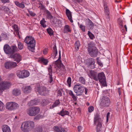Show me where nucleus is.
Here are the masks:
<instances>
[{
    "label": "nucleus",
    "instance_id": "nucleus-1",
    "mask_svg": "<svg viewBox=\"0 0 132 132\" xmlns=\"http://www.w3.org/2000/svg\"><path fill=\"white\" fill-rule=\"evenodd\" d=\"M92 78L96 81L98 80L100 82L103 86H105L106 84L105 76L103 72L99 73L97 76L96 72L91 70V78Z\"/></svg>",
    "mask_w": 132,
    "mask_h": 132
},
{
    "label": "nucleus",
    "instance_id": "nucleus-2",
    "mask_svg": "<svg viewBox=\"0 0 132 132\" xmlns=\"http://www.w3.org/2000/svg\"><path fill=\"white\" fill-rule=\"evenodd\" d=\"M24 42L28 44V49L34 52L35 46L36 41L33 37L30 36H27L25 38Z\"/></svg>",
    "mask_w": 132,
    "mask_h": 132
},
{
    "label": "nucleus",
    "instance_id": "nucleus-3",
    "mask_svg": "<svg viewBox=\"0 0 132 132\" xmlns=\"http://www.w3.org/2000/svg\"><path fill=\"white\" fill-rule=\"evenodd\" d=\"M3 49L5 53L9 56V57L12 54L19 51V50L16 46H12L11 47L7 44H6L4 45Z\"/></svg>",
    "mask_w": 132,
    "mask_h": 132
},
{
    "label": "nucleus",
    "instance_id": "nucleus-4",
    "mask_svg": "<svg viewBox=\"0 0 132 132\" xmlns=\"http://www.w3.org/2000/svg\"><path fill=\"white\" fill-rule=\"evenodd\" d=\"M35 126L34 122L30 121L23 122L22 124L21 128L22 130L24 132H27L31 130Z\"/></svg>",
    "mask_w": 132,
    "mask_h": 132
},
{
    "label": "nucleus",
    "instance_id": "nucleus-5",
    "mask_svg": "<svg viewBox=\"0 0 132 132\" xmlns=\"http://www.w3.org/2000/svg\"><path fill=\"white\" fill-rule=\"evenodd\" d=\"M40 109L38 106L31 107L26 110L27 114L31 116H35L40 112Z\"/></svg>",
    "mask_w": 132,
    "mask_h": 132
},
{
    "label": "nucleus",
    "instance_id": "nucleus-6",
    "mask_svg": "<svg viewBox=\"0 0 132 132\" xmlns=\"http://www.w3.org/2000/svg\"><path fill=\"white\" fill-rule=\"evenodd\" d=\"M94 122L95 124L96 125L97 132H102L101 131L102 126L101 118L97 115L95 116L94 117Z\"/></svg>",
    "mask_w": 132,
    "mask_h": 132
},
{
    "label": "nucleus",
    "instance_id": "nucleus-7",
    "mask_svg": "<svg viewBox=\"0 0 132 132\" xmlns=\"http://www.w3.org/2000/svg\"><path fill=\"white\" fill-rule=\"evenodd\" d=\"M73 89L77 96L81 95L84 90V87L81 86L80 84H76L74 87Z\"/></svg>",
    "mask_w": 132,
    "mask_h": 132
},
{
    "label": "nucleus",
    "instance_id": "nucleus-8",
    "mask_svg": "<svg viewBox=\"0 0 132 132\" xmlns=\"http://www.w3.org/2000/svg\"><path fill=\"white\" fill-rule=\"evenodd\" d=\"M111 101L109 98L106 96H103L102 98L100 105L102 108L108 107L110 104Z\"/></svg>",
    "mask_w": 132,
    "mask_h": 132
},
{
    "label": "nucleus",
    "instance_id": "nucleus-9",
    "mask_svg": "<svg viewBox=\"0 0 132 132\" xmlns=\"http://www.w3.org/2000/svg\"><path fill=\"white\" fill-rule=\"evenodd\" d=\"M19 106L18 104L13 102H7L6 104V108L9 110H12L16 109Z\"/></svg>",
    "mask_w": 132,
    "mask_h": 132
},
{
    "label": "nucleus",
    "instance_id": "nucleus-10",
    "mask_svg": "<svg viewBox=\"0 0 132 132\" xmlns=\"http://www.w3.org/2000/svg\"><path fill=\"white\" fill-rule=\"evenodd\" d=\"M37 91L39 94L42 96H45L47 94L46 88L45 87L40 86V85L37 86Z\"/></svg>",
    "mask_w": 132,
    "mask_h": 132
},
{
    "label": "nucleus",
    "instance_id": "nucleus-11",
    "mask_svg": "<svg viewBox=\"0 0 132 132\" xmlns=\"http://www.w3.org/2000/svg\"><path fill=\"white\" fill-rule=\"evenodd\" d=\"M60 51H59V57L58 59L55 61V64L58 68L61 69L62 70H65V67L63 64L62 63L61 59Z\"/></svg>",
    "mask_w": 132,
    "mask_h": 132
},
{
    "label": "nucleus",
    "instance_id": "nucleus-12",
    "mask_svg": "<svg viewBox=\"0 0 132 132\" xmlns=\"http://www.w3.org/2000/svg\"><path fill=\"white\" fill-rule=\"evenodd\" d=\"M95 43L91 42V57H95L97 56L98 50L95 47Z\"/></svg>",
    "mask_w": 132,
    "mask_h": 132
},
{
    "label": "nucleus",
    "instance_id": "nucleus-13",
    "mask_svg": "<svg viewBox=\"0 0 132 132\" xmlns=\"http://www.w3.org/2000/svg\"><path fill=\"white\" fill-rule=\"evenodd\" d=\"M10 58L14 59V61H16L18 63L21 60V57L20 54L18 53H14L10 56Z\"/></svg>",
    "mask_w": 132,
    "mask_h": 132
},
{
    "label": "nucleus",
    "instance_id": "nucleus-14",
    "mask_svg": "<svg viewBox=\"0 0 132 132\" xmlns=\"http://www.w3.org/2000/svg\"><path fill=\"white\" fill-rule=\"evenodd\" d=\"M104 13L105 14V17L107 19H110V10L108 6L106 3H104Z\"/></svg>",
    "mask_w": 132,
    "mask_h": 132
},
{
    "label": "nucleus",
    "instance_id": "nucleus-15",
    "mask_svg": "<svg viewBox=\"0 0 132 132\" xmlns=\"http://www.w3.org/2000/svg\"><path fill=\"white\" fill-rule=\"evenodd\" d=\"M1 87L3 89H3H5L9 88L11 85V83L7 81H3L1 83Z\"/></svg>",
    "mask_w": 132,
    "mask_h": 132
},
{
    "label": "nucleus",
    "instance_id": "nucleus-16",
    "mask_svg": "<svg viewBox=\"0 0 132 132\" xmlns=\"http://www.w3.org/2000/svg\"><path fill=\"white\" fill-rule=\"evenodd\" d=\"M86 61L87 62L86 63V65L87 67V70L88 71H89V73L88 74V75L91 78V61L90 59H88L86 60Z\"/></svg>",
    "mask_w": 132,
    "mask_h": 132
},
{
    "label": "nucleus",
    "instance_id": "nucleus-17",
    "mask_svg": "<svg viewBox=\"0 0 132 132\" xmlns=\"http://www.w3.org/2000/svg\"><path fill=\"white\" fill-rule=\"evenodd\" d=\"M65 13L70 22L71 23L73 22V21L72 19V15L71 11L69 9H66L65 10Z\"/></svg>",
    "mask_w": 132,
    "mask_h": 132
},
{
    "label": "nucleus",
    "instance_id": "nucleus-18",
    "mask_svg": "<svg viewBox=\"0 0 132 132\" xmlns=\"http://www.w3.org/2000/svg\"><path fill=\"white\" fill-rule=\"evenodd\" d=\"M55 26L57 27H61L62 26L61 22L60 20L55 18L52 21Z\"/></svg>",
    "mask_w": 132,
    "mask_h": 132
},
{
    "label": "nucleus",
    "instance_id": "nucleus-19",
    "mask_svg": "<svg viewBox=\"0 0 132 132\" xmlns=\"http://www.w3.org/2000/svg\"><path fill=\"white\" fill-rule=\"evenodd\" d=\"M69 114L68 111L64 110L63 109H62L60 112L57 113V114L63 117L66 115H69Z\"/></svg>",
    "mask_w": 132,
    "mask_h": 132
},
{
    "label": "nucleus",
    "instance_id": "nucleus-20",
    "mask_svg": "<svg viewBox=\"0 0 132 132\" xmlns=\"http://www.w3.org/2000/svg\"><path fill=\"white\" fill-rule=\"evenodd\" d=\"M54 129L57 132H67L64 129L61 127H59L58 126L54 127Z\"/></svg>",
    "mask_w": 132,
    "mask_h": 132
},
{
    "label": "nucleus",
    "instance_id": "nucleus-21",
    "mask_svg": "<svg viewBox=\"0 0 132 132\" xmlns=\"http://www.w3.org/2000/svg\"><path fill=\"white\" fill-rule=\"evenodd\" d=\"M2 130L3 132H11L10 127L7 125H5L3 126Z\"/></svg>",
    "mask_w": 132,
    "mask_h": 132
},
{
    "label": "nucleus",
    "instance_id": "nucleus-22",
    "mask_svg": "<svg viewBox=\"0 0 132 132\" xmlns=\"http://www.w3.org/2000/svg\"><path fill=\"white\" fill-rule=\"evenodd\" d=\"M21 91L19 89H14L12 91L13 94L15 96L19 95L21 94Z\"/></svg>",
    "mask_w": 132,
    "mask_h": 132
},
{
    "label": "nucleus",
    "instance_id": "nucleus-23",
    "mask_svg": "<svg viewBox=\"0 0 132 132\" xmlns=\"http://www.w3.org/2000/svg\"><path fill=\"white\" fill-rule=\"evenodd\" d=\"M31 88L30 86H26L23 89V91L24 93L30 92L31 91Z\"/></svg>",
    "mask_w": 132,
    "mask_h": 132
},
{
    "label": "nucleus",
    "instance_id": "nucleus-24",
    "mask_svg": "<svg viewBox=\"0 0 132 132\" xmlns=\"http://www.w3.org/2000/svg\"><path fill=\"white\" fill-rule=\"evenodd\" d=\"M42 131L43 128L40 126L36 127L33 130V132H42Z\"/></svg>",
    "mask_w": 132,
    "mask_h": 132
},
{
    "label": "nucleus",
    "instance_id": "nucleus-25",
    "mask_svg": "<svg viewBox=\"0 0 132 132\" xmlns=\"http://www.w3.org/2000/svg\"><path fill=\"white\" fill-rule=\"evenodd\" d=\"M69 95L72 97L73 100L75 101H76L77 100V97L76 96L73 94V92L71 90L68 91Z\"/></svg>",
    "mask_w": 132,
    "mask_h": 132
},
{
    "label": "nucleus",
    "instance_id": "nucleus-26",
    "mask_svg": "<svg viewBox=\"0 0 132 132\" xmlns=\"http://www.w3.org/2000/svg\"><path fill=\"white\" fill-rule=\"evenodd\" d=\"M22 74H23V78L28 77L29 75V72L27 70H24L22 71Z\"/></svg>",
    "mask_w": 132,
    "mask_h": 132
},
{
    "label": "nucleus",
    "instance_id": "nucleus-27",
    "mask_svg": "<svg viewBox=\"0 0 132 132\" xmlns=\"http://www.w3.org/2000/svg\"><path fill=\"white\" fill-rule=\"evenodd\" d=\"M70 31V29L69 26L68 25H66L64 27V32L65 33H67L68 32Z\"/></svg>",
    "mask_w": 132,
    "mask_h": 132
},
{
    "label": "nucleus",
    "instance_id": "nucleus-28",
    "mask_svg": "<svg viewBox=\"0 0 132 132\" xmlns=\"http://www.w3.org/2000/svg\"><path fill=\"white\" fill-rule=\"evenodd\" d=\"M22 71L20 70H18L16 72V74L20 78H23V74H22Z\"/></svg>",
    "mask_w": 132,
    "mask_h": 132
},
{
    "label": "nucleus",
    "instance_id": "nucleus-29",
    "mask_svg": "<svg viewBox=\"0 0 132 132\" xmlns=\"http://www.w3.org/2000/svg\"><path fill=\"white\" fill-rule=\"evenodd\" d=\"M39 59L41 62L45 65H47L48 62L47 59H45L43 57L40 58Z\"/></svg>",
    "mask_w": 132,
    "mask_h": 132
},
{
    "label": "nucleus",
    "instance_id": "nucleus-30",
    "mask_svg": "<svg viewBox=\"0 0 132 132\" xmlns=\"http://www.w3.org/2000/svg\"><path fill=\"white\" fill-rule=\"evenodd\" d=\"M46 30L48 34L50 36L53 35V31L51 28H49L47 29Z\"/></svg>",
    "mask_w": 132,
    "mask_h": 132
},
{
    "label": "nucleus",
    "instance_id": "nucleus-31",
    "mask_svg": "<svg viewBox=\"0 0 132 132\" xmlns=\"http://www.w3.org/2000/svg\"><path fill=\"white\" fill-rule=\"evenodd\" d=\"M37 101L36 100H32L30 101V102L29 103V105L33 106L37 104Z\"/></svg>",
    "mask_w": 132,
    "mask_h": 132
},
{
    "label": "nucleus",
    "instance_id": "nucleus-32",
    "mask_svg": "<svg viewBox=\"0 0 132 132\" xmlns=\"http://www.w3.org/2000/svg\"><path fill=\"white\" fill-rule=\"evenodd\" d=\"M15 3L16 5L17 6L23 8L24 7V5L23 4L20 3L18 2H15Z\"/></svg>",
    "mask_w": 132,
    "mask_h": 132
},
{
    "label": "nucleus",
    "instance_id": "nucleus-33",
    "mask_svg": "<svg viewBox=\"0 0 132 132\" xmlns=\"http://www.w3.org/2000/svg\"><path fill=\"white\" fill-rule=\"evenodd\" d=\"M60 103V100H56L54 104L52 106L53 108H54L57 106L59 105Z\"/></svg>",
    "mask_w": 132,
    "mask_h": 132
},
{
    "label": "nucleus",
    "instance_id": "nucleus-34",
    "mask_svg": "<svg viewBox=\"0 0 132 132\" xmlns=\"http://www.w3.org/2000/svg\"><path fill=\"white\" fill-rule=\"evenodd\" d=\"M5 68L7 69H10L11 68L10 62H9L6 63H5Z\"/></svg>",
    "mask_w": 132,
    "mask_h": 132
},
{
    "label": "nucleus",
    "instance_id": "nucleus-35",
    "mask_svg": "<svg viewBox=\"0 0 132 132\" xmlns=\"http://www.w3.org/2000/svg\"><path fill=\"white\" fill-rule=\"evenodd\" d=\"M46 22V21H45L44 18L43 19L40 21V24L44 28H45L46 26V25H45L44 24Z\"/></svg>",
    "mask_w": 132,
    "mask_h": 132
},
{
    "label": "nucleus",
    "instance_id": "nucleus-36",
    "mask_svg": "<svg viewBox=\"0 0 132 132\" xmlns=\"http://www.w3.org/2000/svg\"><path fill=\"white\" fill-rule=\"evenodd\" d=\"M53 52H54V58H55L57 54V51L56 45L55 44L53 48Z\"/></svg>",
    "mask_w": 132,
    "mask_h": 132
},
{
    "label": "nucleus",
    "instance_id": "nucleus-37",
    "mask_svg": "<svg viewBox=\"0 0 132 132\" xmlns=\"http://www.w3.org/2000/svg\"><path fill=\"white\" fill-rule=\"evenodd\" d=\"M80 45V44L79 42L77 41L75 44V48L76 50H78L79 49Z\"/></svg>",
    "mask_w": 132,
    "mask_h": 132
},
{
    "label": "nucleus",
    "instance_id": "nucleus-38",
    "mask_svg": "<svg viewBox=\"0 0 132 132\" xmlns=\"http://www.w3.org/2000/svg\"><path fill=\"white\" fill-rule=\"evenodd\" d=\"M87 48L88 50V53L90 55L91 54V42L88 43L87 46Z\"/></svg>",
    "mask_w": 132,
    "mask_h": 132
},
{
    "label": "nucleus",
    "instance_id": "nucleus-39",
    "mask_svg": "<svg viewBox=\"0 0 132 132\" xmlns=\"http://www.w3.org/2000/svg\"><path fill=\"white\" fill-rule=\"evenodd\" d=\"M118 22L120 26V27L121 28L123 26V21L120 18H119L118 20Z\"/></svg>",
    "mask_w": 132,
    "mask_h": 132
},
{
    "label": "nucleus",
    "instance_id": "nucleus-40",
    "mask_svg": "<svg viewBox=\"0 0 132 132\" xmlns=\"http://www.w3.org/2000/svg\"><path fill=\"white\" fill-rule=\"evenodd\" d=\"M79 80L81 83L83 84L85 83V80L82 77H80L79 78Z\"/></svg>",
    "mask_w": 132,
    "mask_h": 132
},
{
    "label": "nucleus",
    "instance_id": "nucleus-41",
    "mask_svg": "<svg viewBox=\"0 0 132 132\" xmlns=\"http://www.w3.org/2000/svg\"><path fill=\"white\" fill-rule=\"evenodd\" d=\"M11 68L15 67L17 65L16 63L14 62H10Z\"/></svg>",
    "mask_w": 132,
    "mask_h": 132
},
{
    "label": "nucleus",
    "instance_id": "nucleus-42",
    "mask_svg": "<svg viewBox=\"0 0 132 132\" xmlns=\"http://www.w3.org/2000/svg\"><path fill=\"white\" fill-rule=\"evenodd\" d=\"M46 13L47 16L50 19H51L53 18V16L51 15V13L49 11H46Z\"/></svg>",
    "mask_w": 132,
    "mask_h": 132
},
{
    "label": "nucleus",
    "instance_id": "nucleus-43",
    "mask_svg": "<svg viewBox=\"0 0 132 132\" xmlns=\"http://www.w3.org/2000/svg\"><path fill=\"white\" fill-rule=\"evenodd\" d=\"M4 108V105L3 103L0 101V111H2Z\"/></svg>",
    "mask_w": 132,
    "mask_h": 132
},
{
    "label": "nucleus",
    "instance_id": "nucleus-44",
    "mask_svg": "<svg viewBox=\"0 0 132 132\" xmlns=\"http://www.w3.org/2000/svg\"><path fill=\"white\" fill-rule=\"evenodd\" d=\"M95 63L94 59L93 58H91V69H93L94 68Z\"/></svg>",
    "mask_w": 132,
    "mask_h": 132
},
{
    "label": "nucleus",
    "instance_id": "nucleus-45",
    "mask_svg": "<svg viewBox=\"0 0 132 132\" xmlns=\"http://www.w3.org/2000/svg\"><path fill=\"white\" fill-rule=\"evenodd\" d=\"M18 48L20 50H21L22 49L23 47V46L22 44L20 42H18Z\"/></svg>",
    "mask_w": 132,
    "mask_h": 132
},
{
    "label": "nucleus",
    "instance_id": "nucleus-46",
    "mask_svg": "<svg viewBox=\"0 0 132 132\" xmlns=\"http://www.w3.org/2000/svg\"><path fill=\"white\" fill-rule=\"evenodd\" d=\"M1 9L2 10H3L5 11H8L10 10L9 9L8 7L5 6H3Z\"/></svg>",
    "mask_w": 132,
    "mask_h": 132
},
{
    "label": "nucleus",
    "instance_id": "nucleus-47",
    "mask_svg": "<svg viewBox=\"0 0 132 132\" xmlns=\"http://www.w3.org/2000/svg\"><path fill=\"white\" fill-rule=\"evenodd\" d=\"M48 75H49V82L50 83H51L53 81V79L52 77V74L50 73H48Z\"/></svg>",
    "mask_w": 132,
    "mask_h": 132
},
{
    "label": "nucleus",
    "instance_id": "nucleus-48",
    "mask_svg": "<svg viewBox=\"0 0 132 132\" xmlns=\"http://www.w3.org/2000/svg\"><path fill=\"white\" fill-rule=\"evenodd\" d=\"M42 116L39 114L37 115L34 118V120H38L41 118H42Z\"/></svg>",
    "mask_w": 132,
    "mask_h": 132
},
{
    "label": "nucleus",
    "instance_id": "nucleus-49",
    "mask_svg": "<svg viewBox=\"0 0 132 132\" xmlns=\"http://www.w3.org/2000/svg\"><path fill=\"white\" fill-rule=\"evenodd\" d=\"M67 82L68 84V85L69 87L71 86V79L70 77H69L68 79L67 80Z\"/></svg>",
    "mask_w": 132,
    "mask_h": 132
},
{
    "label": "nucleus",
    "instance_id": "nucleus-50",
    "mask_svg": "<svg viewBox=\"0 0 132 132\" xmlns=\"http://www.w3.org/2000/svg\"><path fill=\"white\" fill-rule=\"evenodd\" d=\"M52 67L51 65H50L49 67L48 68V70L49 72V73H50L51 74H52Z\"/></svg>",
    "mask_w": 132,
    "mask_h": 132
},
{
    "label": "nucleus",
    "instance_id": "nucleus-51",
    "mask_svg": "<svg viewBox=\"0 0 132 132\" xmlns=\"http://www.w3.org/2000/svg\"><path fill=\"white\" fill-rule=\"evenodd\" d=\"M80 28L81 30L83 32L85 31V27L82 25H80Z\"/></svg>",
    "mask_w": 132,
    "mask_h": 132
},
{
    "label": "nucleus",
    "instance_id": "nucleus-52",
    "mask_svg": "<svg viewBox=\"0 0 132 132\" xmlns=\"http://www.w3.org/2000/svg\"><path fill=\"white\" fill-rule=\"evenodd\" d=\"M82 127L81 126H79L78 127V131L79 132L82 131V132L83 130H82Z\"/></svg>",
    "mask_w": 132,
    "mask_h": 132
},
{
    "label": "nucleus",
    "instance_id": "nucleus-53",
    "mask_svg": "<svg viewBox=\"0 0 132 132\" xmlns=\"http://www.w3.org/2000/svg\"><path fill=\"white\" fill-rule=\"evenodd\" d=\"M97 62L98 64L100 65V66H101L102 65V63L101 62V61L98 60V58L97 57Z\"/></svg>",
    "mask_w": 132,
    "mask_h": 132
},
{
    "label": "nucleus",
    "instance_id": "nucleus-54",
    "mask_svg": "<svg viewBox=\"0 0 132 132\" xmlns=\"http://www.w3.org/2000/svg\"><path fill=\"white\" fill-rule=\"evenodd\" d=\"M2 3H9L10 2L9 0H1Z\"/></svg>",
    "mask_w": 132,
    "mask_h": 132
},
{
    "label": "nucleus",
    "instance_id": "nucleus-55",
    "mask_svg": "<svg viewBox=\"0 0 132 132\" xmlns=\"http://www.w3.org/2000/svg\"><path fill=\"white\" fill-rule=\"evenodd\" d=\"M110 113L109 112L107 113L106 116V121L107 122L108 121L110 117Z\"/></svg>",
    "mask_w": 132,
    "mask_h": 132
},
{
    "label": "nucleus",
    "instance_id": "nucleus-56",
    "mask_svg": "<svg viewBox=\"0 0 132 132\" xmlns=\"http://www.w3.org/2000/svg\"><path fill=\"white\" fill-rule=\"evenodd\" d=\"M118 92L119 95H120L121 94V88H118Z\"/></svg>",
    "mask_w": 132,
    "mask_h": 132
},
{
    "label": "nucleus",
    "instance_id": "nucleus-57",
    "mask_svg": "<svg viewBox=\"0 0 132 132\" xmlns=\"http://www.w3.org/2000/svg\"><path fill=\"white\" fill-rule=\"evenodd\" d=\"M29 13L30 15L32 16H34L35 15V13H33L32 12L29 11Z\"/></svg>",
    "mask_w": 132,
    "mask_h": 132
},
{
    "label": "nucleus",
    "instance_id": "nucleus-58",
    "mask_svg": "<svg viewBox=\"0 0 132 132\" xmlns=\"http://www.w3.org/2000/svg\"><path fill=\"white\" fill-rule=\"evenodd\" d=\"M57 93L58 94H59V95L61 96L62 95V93L61 92L60 90H58L57 91Z\"/></svg>",
    "mask_w": 132,
    "mask_h": 132
},
{
    "label": "nucleus",
    "instance_id": "nucleus-59",
    "mask_svg": "<svg viewBox=\"0 0 132 132\" xmlns=\"http://www.w3.org/2000/svg\"><path fill=\"white\" fill-rule=\"evenodd\" d=\"M3 91V89L1 87V84H0V95L2 93Z\"/></svg>",
    "mask_w": 132,
    "mask_h": 132
},
{
    "label": "nucleus",
    "instance_id": "nucleus-60",
    "mask_svg": "<svg viewBox=\"0 0 132 132\" xmlns=\"http://www.w3.org/2000/svg\"><path fill=\"white\" fill-rule=\"evenodd\" d=\"M47 52V50L46 49H45L43 51V53L44 54H46Z\"/></svg>",
    "mask_w": 132,
    "mask_h": 132
},
{
    "label": "nucleus",
    "instance_id": "nucleus-61",
    "mask_svg": "<svg viewBox=\"0 0 132 132\" xmlns=\"http://www.w3.org/2000/svg\"><path fill=\"white\" fill-rule=\"evenodd\" d=\"M88 34L90 38L91 39V32L90 31H88Z\"/></svg>",
    "mask_w": 132,
    "mask_h": 132
},
{
    "label": "nucleus",
    "instance_id": "nucleus-62",
    "mask_svg": "<svg viewBox=\"0 0 132 132\" xmlns=\"http://www.w3.org/2000/svg\"><path fill=\"white\" fill-rule=\"evenodd\" d=\"M95 38V36L94 35L91 33V39H92Z\"/></svg>",
    "mask_w": 132,
    "mask_h": 132
},
{
    "label": "nucleus",
    "instance_id": "nucleus-63",
    "mask_svg": "<svg viewBox=\"0 0 132 132\" xmlns=\"http://www.w3.org/2000/svg\"><path fill=\"white\" fill-rule=\"evenodd\" d=\"M88 110L89 112H91V106H89L88 108Z\"/></svg>",
    "mask_w": 132,
    "mask_h": 132
},
{
    "label": "nucleus",
    "instance_id": "nucleus-64",
    "mask_svg": "<svg viewBox=\"0 0 132 132\" xmlns=\"http://www.w3.org/2000/svg\"><path fill=\"white\" fill-rule=\"evenodd\" d=\"M91 28H92V27H94V26H96V25H94V24L91 21Z\"/></svg>",
    "mask_w": 132,
    "mask_h": 132
}]
</instances>
